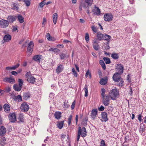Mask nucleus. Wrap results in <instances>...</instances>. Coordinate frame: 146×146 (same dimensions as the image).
Here are the masks:
<instances>
[{
	"label": "nucleus",
	"mask_w": 146,
	"mask_h": 146,
	"mask_svg": "<svg viewBox=\"0 0 146 146\" xmlns=\"http://www.w3.org/2000/svg\"><path fill=\"white\" fill-rule=\"evenodd\" d=\"M72 72H73V75L75 77H77V74L76 71L75 69L74 68H72Z\"/></svg>",
	"instance_id": "46"
},
{
	"label": "nucleus",
	"mask_w": 146,
	"mask_h": 146,
	"mask_svg": "<svg viewBox=\"0 0 146 146\" xmlns=\"http://www.w3.org/2000/svg\"><path fill=\"white\" fill-rule=\"evenodd\" d=\"M113 18V15L110 13H108L105 14L104 17V20L105 21L110 22L111 21Z\"/></svg>",
	"instance_id": "6"
},
{
	"label": "nucleus",
	"mask_w": 146,
	"mask_h": 146,
	"mask_svg": "<svg viewBox=\"0 0 146 146\" xmlns=\"http://www.w3.org/2000/svg\"><path fill=\"white\" fill-rule=\"evenodd\" d=\"M110 98L108 95H105V96L102 97V103L105 106H108L109 104Z\"/></svg>",
	"instance_id": "5"
},
{
	"label": "nucleus",
	"mask_w": 146,
	"mask_h": 146,
	"mask_svg": "<svg viewBox=\"0 0 146 146\" xmlns=\"http://www.w3.org/2000/svg\"><path fill=\"white\" fill-rule=\"evenodd\" d=\"M31 96V94L29 92H25L23 94V98L25 100H27L29 99Z\"/></svg>",
	"instance_id": "14"
},
{
	"label": "nucleus",
	"mask_w": 146,
	"mask_h": 146,
	"mask_svg": "<svg viewBox=\"0 0 146 146\" xmlns=\"http://www.w3.org/2000/svg\"><path fill=\"white\" fill-rule=\"evenodd\" d=\"M111 57L113 59L115 60H117L118 59L119 56L118 53H114L111 54Z\"/></svg>",
	"instance_id": "28"
},
{
	"label": "nucleus",
	"mask_w": 146,
	"mask_h": 146,
	"mask_svg": "<svg viewBox=\"0 0 146 146\" xmlns=\"http://www.w3.org/2000/svg\"><path fill=\"white\" fill-rule=\"evenodd\" d=\"M63 65L61 64H60L57 67L56 70V72L59 74L63 70Z\"/></svg>",
	"instance_id": "18"
},
{
	"label": "nucleus",
	"mask_w": 146,
	"mask_h": 146,
	"mask_svg": "<svg viewBox=\"0 0 146 146\" xmlns=\"http://www.w3.org/2000/svg\"><path fill=\"white\" fill-rule=\"evenodd\" d=\"M33 46H34V43L33 41H31L29 43V44L28 47H30V48H33Z\"/></svg>",
	"instance_id": "49"
},
{
	"label": "nucleus",
	"mask_w": 146,
	"mask_h": 146,
	"mask_svg": "<svg viewBox=\"0 0 146 146\" xmlns=\"http://www.w3.org/2000/svg\"><path fill=\"white\" fill-rule=\"evenodd\" d=\"M3 108L5 112L7 113L10 112V107L9 105L7 104H5L3 105Z\"/></svg>",
	"instance_id": "15"
},
{
	"label": "nucleus",
	"mask_w": 146,
	"mask_h": 146,
	"mask_svg": "<svg viewBox=\"0 0 146 146\" xmlns=\"http://www.w3.org/2000/svg\"><path fill=\"white\" fill-rule=\"evenodd\" d=\"M105 92L106 90L104 88H101V92L102 97L105 96Z\"/></svg>",
	"instance_id": "39"
},
{
	"label": "nucleus",
	"mask_w": 146,
	"mask_h": 146,
	"mask_svg": "<svg viewBox=\"0 0 146 146\" xmlns=\"http://www.w3.org/2000/svg\"><path fill=\"white\" fill-rule=\"evenodd\" d=\"M81 5L83 7H84V8L88 7V6L89 5H88L87 3H86V1L83 3H82L81 4Z\"/></svg>",
	"instance_id": "44"
},
{
	"label": "nucleus",
	"mask_w": 146,
	"mask_h": 146,
	"mask_svg": "<svg viewBox=\"0 0 146 146\" xmlns=\"http://www.w3.org/2000/svg\"><path fill=\"white\" fill-rule=\"evenodd\" d=\"M88 75H89V78H91V74L90 73V72H89V70H88L87 71L86 73V74L85 76L86 77V78H87Z\"/></svg>",
	"instance_id": "43"
},
{
	"label": "nucleus",
	"mask_w": 146,
	"mask_h": 146,
	"mask_svg": "<svg viewBox=\"0 0 146 146\" xmlns=\"http://www.w3.org/2000/svg\"><path fill=\"white\" fill-rule=\"evenodd\" d=\"M99 63L104 70L106 69V65L104 61L102 60H100Z\"/></svg>",
	"instance_id": "32"
},
{
	"label": "nucleus",
	"mask_w": 146,
	"mask_h": 146,
	"mask_svg": "<svg viewBox=\"0 0 146 146\" xmlns=\"http://www.w3.org/2000/svg\"><path fill=\"white\" fill-rule=\"evenodd\" d=\"M119 81H120V82L117 85L119 86H122L123 85V84L124 83V81L121 79H120V80Z\"/></svg>",
	"instance_id": "56"
},
{
	"label": "nucleus",
	"mask_w": 146,
	"mask_h": 146,
	"mask_svg": "<svg viewBox=\"0 0 146 146\" xmlns=\"http://www.w3.org/2000/svg\"><path fill=\"white\" fill-rule=\"evenodd\" d=\"M51 36L50 35L49 33H47L46 34V37L47 39L48 40H50V38Z\"/></svg>",
	"instance_id": "58"
},
{
	"label": "nucleus",
	"mask_w": 146,
	"mask_h": 146,
	"mask_svg": "<svg viewBox=\"0 0 146 146\" xmlns=\"http://www.w3.org/2000/svg\"><path fill=\"white\" fill-rule=\"evenodd\" d=\"M87 133V132L86 128L85 127H83L81 128V127H79L78 131V135L77 139V141H79L81 135L82 137H84L86 136Z\"/></svg>",
	"instance_id": "1"
},
{
	"label": "nucleus",
	"mask_w": 146,
	"mask_h": 146,
	"mask_svg": "<svg viewBox=\"0 0 146 146\" xmlns=\"http://www.w3.org/2000/svg\"><path fill=\"white\" fill-rule=\"evenodd\" d=\"M94 48L96 50H98L99 48V46L98 44H93Z\"/></svg>",
	"instance_id": "47"
},
{
	"label": "nucleus",
	"mask_w": 146,
	"mask_h": 146,
	"mask_svg": "<svg viewBox=\"0 0 146 146\" xmlns=\"http://www.w3.org/2000/svg\"><path fill=\"white\" fill-rule=\"evenodd\" d=\"M11 36L9 34L5 35L3 37V40L5 42H9L11 40Z\"/></svg>",
	"instance_id": "20"
},
{
	"label": "nucleus",
	"mask_w": 146,
	"mask_h": 146,
	"mask_svg": "<svg viewBox=\"0 0 146 146\" xmlns=\"http://www.w3.org/2000/svg\"><path fill=\"white\" fill-rule=\"evenodd\" d=\"M56 47L57 48H62L64 47V46L62 44H60L57 45L56 46Z\"/></svg>",
	"instance_id": "57"
},
{
	"label": "nucleus",
	"mask_w": 146,
	"mask_h": 146,
	"mask_svg": "<svg viewBox=\"0 0 146 146\" xmlns=\"http://www.w3.org/2000/svg\"><path fill=\"white\" fill-rule=\"evenodd\" d=\"M103 59L106 64H109L111 62L109 58L104 57L103 58Z\"/></svg>",
	"instance_id": "34"
},
{
	"label": "nucleus",
	"mask_w": 146,
	"mask_h": 146,
	"mask_svg": "<svg viewBox=\"0 0 146 146\" xmlns=\"http://www.w3.org/2000/svg\"><path fill=\"white\" fill-rule=\"evenodd\" d=\"M15 100H17L18 102H21L22 101L21 96L20 95H18L15 98Z\"/></svg>",
	"instance_id": "36"
},
{
	"label": "nucleus",
	"mask_w": 146,
	"mask_h": 146,
	"mask_svg": "<svg viewBox=\"0 0 146 146\" xmlns=\"http://www.w3.org/2000/svg\"><path fill=\"white\" fill-rule=\"evenodd\" d=\"M33 48H31L29 47H27V50L28 51L30 52V53H31L33 50Z\"/></svg>",
	"instance_id": "61"
},
{
	"label": "nucleus",
	"mask_w": 146,
	"mask_h": 146,
	"mask_svg": "<svg viewBox=\"0 0 146 146\" xmlns=\"http://www.w3.org/2000/svg\"><path fill=\"white\" fill-rule=\"evenodd\" d=\"M6 128L3 126L0 127V136H3L6 132Z\"/></svg>",
	"instance_id": "16"
},
{
	"label": "nucleus",
	"mask_w": 146,
	"mask_h": 146,
	"mask_svg": "<svg viewBox=\"0 0 146 146\" xmlns=\"http://www.w3.org/2000/svg\"><path fill=\"white\" fill-rule=\"evenodd\" d=\"M145 127L144 125L141 124L140 125V127L139 129V131L141 133H143V132L145 131Z\"/></svg>",
	"instance_id": "26"
},
{
	"label": "nucleus",
	"mask_w": 146,
	"mask_h": 146,
	"mask_svg": "<svg viewBox=\"0 0 146 146\" xmlns=\"http://www.w3.org/2000/svg\"><path fill=\"white\" fill-rule=\"evenodd\" d=\"M111 38V36L108 35H105L104 36L103 39L104 40H106L108 42L109 41Z\"/></svg>",
	"instance_id": "31"
},
{
	"label": "nucleus",
	"mask_w": 146,
	"mask_h": 146,
	"mask_svg": "<svg viewBox=\"0 0 146 146\" xmlns=\"http://www.w3.org/2000/svg\"><path fill=\"white\" fill-rule=\"evenodd\" d=\"M75 101H74L73 102H72V105L71 106V108L72 110H73L74 109L75 107Z\"/></svg>",
	"instance_id": "59"
},
{
	"label": "nucleus",
	"mask_w": 146,
	"mask_h": 146,
	"mask_svg": "<svg viewBox=\"0 0 146 146\" xmlns=\"http://www.w3.org/2000/svg\"><path fill=\"white\" fill-rule=\"evenodd\" d=\"M30 0H25L23 1L25 2L26 4V5L27 7H28L30 5Z\"/></svg>",
	"instance_id": "41"
},
{
	"label": "nucleus",
	"mask_w": 146,
	"mask_h": 146,
	"mask_svg": "<svg viewBox=\"0 0 146 146\" xmlns=\"http://www.w3.org/2000/svg\"><path fill=\"white\" fill-rule=\"evenodd\" d=\"M18 119L19 121L23 122L24 121V117L22 114H19L18 117Z\"/></svg>",
	"instance_id": "38"
},
{
	"label": "nucleus",
	"mask_w": 146,
	"mask_h": 146,
	"mask_svg": "<svg viewBox=\"0 0 146 146\" xmlns=\"http://www.w3.org/2000/svg\"><path fill=\"white\" fill-rule=\"evenodd\" d=\"M61 113L59 112H56L54 114L55 117L58 119H59L61 117Z\"/></svg>",
	"instance_id": "29"
},
{
	"label": "nucleus",
	"mask_w": 146,
	"mask_h": 146,
	"mask_svg": "<svg viewBox=\"0 0 146 146\" xmlns=\"http://www.w3.org/2000/svg\"><path fill=\"white\" fill-rule=\"evenodd\" d=\"M72 117V115H70L68 117V123L69 125H70Z\"/></svg>",
	"instance_id": "48"
},
{
	"label": "nucleus",
	"mask_w": 146,
	"mask_h": 146,
	"mask_svg": "<svg viewBox=\"0 0 146 146\" xmlns=\"http://www.w3.org/2000/svg\"><path fill=\"white\" fill-rule=\"evenodd\" d=\"M29 108V106L26 103H23L21 105V109L24 112L27 111Z\"/></svg>",
	"instance_id": "7"
},
{
	"label": "nucleus",
	"mask_w": 146,
	"mask_h": 146,
	"mask_svg": "<svg viewBox=\"0 0 146 146\" xmlns=\"http://www.w3.org/2000/svg\"><path fill=\"white\" fill-rule=\"evenodd\" d=\"M9 119L11 122H15L16 121V114L14 113H10L9 115Z\"/></svg>",
	"instance_id": "8"
},
{
	"label": "nucleus",
	"mask_w": 146,
	"mask_h": 146,
	"mask_svg": "<svg viewBox=\"0 0 146 146\" xmlns=\"http://www.w3.org/2000/svg\"><path fill=\"white\" fill-rule=\"evenodd\" d=\"M49 51H53L56 54L58 55L60 52V50L58 48H51L48 50Z\"/></svg>",
	"instance_id": "17"
},
{
	"label": "nucleus",
	"mask_w": 146,
	"mask_h": 146,
	"mask_svg": "<svg viewBox=\"0 0 146 146\" xmlns=\"http://www.w3.org/2000/svg\"><path fill=\"white\" fill-rule=\"evenodd\" d=\"M41 55H37L34 56L33 58V60L38 62H40V60L41 58Z\"/></svg>",
	"instance_id": "23"
},
{
	"label": "nucleus",
	"mask_w": 146,
	"mask_h": 146,
	"mask_svg": "<svg viewBox=\"0 0 146 146\" xmlns=\"http://www.w3.org/2000/svg\"><path fill=\"white\" fill-rule=\"evenodd\" d=\"M100 146H106L105 142L104 140H102L100 142Z\"/></svg>",
	"instance_id": "54"
},
{
	"label": "nucleus",
	"mask_w": 146,
	"mask_h": 146,
	"mask_svg": "<svg viewBox=\"0 0 146 146\" xmlns=\"http://www.w3.org/2000/svg\"><path fill=\"white\" fill-rule=\"evenodd\" d=\"M133 93V92L132 91V88L131 87H130V88L129 92V94L130 96H132Z\"/></svg>",
	"instance_id": "62"
},
{
	"label": "nucleus",
	"mask_w": 146,
	"mask_h": 146,
	"mask_svg": "<svg viewBox=\"0 0 146 146\" xmlns=\"http://www.w3.org/2000/svg\"><path fill=\"white\" fill-rule=\"evenodd\" d=\"M18 19L20 23H23L24 22V18L21 15H19L18 16Z\"/></svg>",
	"instance_id": "33"
},
{
	"label": "nucleus",
	"mask_w": 146,
	"mask_h": 146,
	"mask_svg": "<svg viewBox=\"0 0 146 146\" xmlns=\"http://www.w3.org/2000/svg\"><path fill=\"white\" fill-rule=\"evenodd\" d=\"M54 94L53 93H50L49 94V97L51 99H53L54 98Z\"/></svg>",
	"instance_id": "60"
},
{
	"label": "nucleus",
	"mask_w": 146,
	"mask_h": 146,
	"mask_svg": "<svg viewBox=\"0 0 146 146\" xmlns=\"http://www.w3.org/2000/svg\"><path fill=\"white\" fill-rule=\"evenodd\" d=\"M123 66L121 64H117L116 65V70L118 71V73L120 74H122L123 73Z\"/></svg>",
	"instance_id": "10"
},
{
	"label": "nucleus",
	"mask_w": 146,
	"mask_h": 146,
	"mask_svg": "<svg viewBox=\"0 0 146 146\" xmlns=\"http://www.w3.org/2000/svg\"><path fill=\"white\" fill-rule=\"evenodd\" d=\"M57 16V14L56 13H54L53 15V21L54 25H55L57 22L58 18Z\"/></svg>",
	"instance_id": "25"
},
{
	"label": "nucleus",
	"mask_w": 146,
	"mask_h": 146,
	"mask_svg": "<svg viewBox=\"0 0 146 146\" xmlns=\"http://www.w3.org/2000/svg\"><path fill=\"white\" fill-rule=\"evenodd\" d=\"M120 74L118 72L115 73L113 76V80L115 82H119L121 79V77Z\"/></svg>",
	"instance_id": "9"
},
{
	"label": "nucleus",
	"mask_w": 146,
	"mask_h": 146,
	"mask_svg": "<svg viewBox=\"0 0 146 146\" xmlns=\"http://www.w3.org/2000/svg\"><path fill=\"white\" fill-rule=\"evenodd\" d=\"M22 87L18 85H14L13 86V88L16 91H20L22 89Z\"/></svg>",
	"instance_id": "24"
},
{
	"label": "nucleus",
	"mask_w": 146,
	"mask_h": 146,
	"mask_svg": "<svg viewBox=\"0 0 146 146\" xmlns=\"http://www.w3.org/2000/svg\"><path fill=\"white\" fill-rule=\"evenodd\" d=\"M9 25V22L6 20L2 19L0 20V27L6 28Z\"/></svg>",
	"instance_id": "4"
},
{
	"label": "nucleus",
	"mask_w": 146,
	"mask_h": 146,
	"mask_svg": "<svg viewBox=\"0 0 146 146\" xmlns=\"http://www.w3.org/2000/svg\"><path fill=\"white\" fill-rule=\"evenodd\" d=\"M7 19L8 20L9 23H13L16 20L15 17L12 16H8Z\"/></svg>",
	"instance_id": "21"
},
{
	"label": "nucleus",
	"mask_w": 146,
	"mask_h": 146,
	"mask_svg": "<svg viewBox=\"0 0 146 146\" xmlns=\"http://www.w3.org/2000/svg\"><path fill=\"white\" fill-rule=\"evenodd\" d=\"M15 79L11 77L9 78V82L12 83L15 82Z\"/></svg>",
	"instance_id": "50"
},
{
	"label": "nucleus",
	"mask_w": 146,
	"mask_h": 146,
	"mask_svg": "<svg viewBox=\"0 0 146 146\" xmlns=\"http://www.w3.org/2000/svg\"><path fill=\"white\" fill-rule=\"evenodd\" d=\"M99 43V42L98 41V40L96 39H95L94 40H93V44H98Z\"/></svg>",
	"instance_id": "53"
},
{
	"label": "nucleus",
	"mask_w": 146,
	"mask_h": 146,
	"mask_svg": "<svg viewBox=\"0 0 146 146\" xmlns=\"http://www.w3.org/2000/svg\"><path fill=\"white\" fill-rule=\"evenodd\" d=\"M23 81L20 79L18 80L19 85L22 87V86L23 85Z\"/></svg>",
	"instance_id": "45"
},
{
	"label": "nucleus",
	"mask_w": 146,
	"mask_h": 146,
	"mask_svg": "<svg viewBox=\"0 0 146 146\" xmlns=\"http://www.w3.org/2000/svg\"><path fill=\"white\" fill-rule=\"evenodd\" d=\"M20 65L19 63H17L16 65L13 66L11 67H6V69L7 70H15Z\"/></svg>",
	"instance_id": "19"
},
{
	"label": "nucleus",
	"mask_w": 146,
	"mask_h": 146,
	"mask_svg": "<svg viewBox=\"0 0 146 146\" xmlns=\"http://www.w3.org/2000/svg\"><path fill=\"white\" fill-rule=\"evenodd\" d=\"M97 112L98 111L97 109H94L92 110L91 113V116L93 119H95L96 118L97 114Z\"/></svg>",
	"instance_id": "12"
},
{
	"label": "nucleus",
	"mask_w": 146,
	"mask_h": 146,
	"mask_svg": "<svg viewBox=\"0 0 146 146\" xmlns=\"http://www.w3.org/2000/svg\"><path fill=\"white\" fill-rule=\"evenodd\" d=\"M60 59L62 60L66 57V54L63 52L60 53L59 54Z\"/></svg>",
	"instance_id": "35"
},
{
	"label": "nucleus",
	"mask_w": 146,
	"mask_h": 146,
	"mask_svg": "<svg viewBox=\"0 0 146 146\" xmlns=\"http://www.w3.org/2000/svg\"><path fill=\"white\" fill-rule=\"evenodd\" d=\"M109 95L111 99L115 100L119 96V91L116 89H113L110 91Z\"/></svg>",
	"instance_id": "2"
},
{
	"label": "nucleus",
	"mask_w": 146,
	"mask_h": 146,
	"mask_svg": "<svg viewBox=\"0 0 146 146\" xmlns=\"http://www.w3.org/2000/svg\"><path fill=\"white\" fill-rule=\"evenodd\" d=\"M25 77L28 82L32 83H33L35 82L36 78L32 76L30 72H27L26 74Z\"/></svg>",
	"instance_id": "3"
},
{
	"label": "nucleus",
	"mask_w": 146,
	"mask_h": 146,
	"mask_svg": "<svg viewBox=\"0 0 146 146\" xmlns=\"http://www.w3.org/2000/svg\"><path fill=\"white\" fill-rule=\"evenodd\" d=\"M19 5L16 2H12L11 5L12 9L13 10H18L19 8Z\"/></svg>",
	"instance_id": "13"
},
{
	"label": "nucleus",
	"mask_w": 146,
	"mask_h": 146,
	"mask_svg": "<svg viewBox=\"0 0 146 146\" xmlns=\"http://www.w3.org/2000/svg\"><path fill=\"white\" fill-rule=\"evenodd\" d=\"M100 83L102 85H105L106 84V80L104 78H102L100 81Z\"/></svg>",
	"instance_id": "37"
},
{
	"label": "nucleus",
	"mask_w": 146,
	"mask_h": 146,
	"mask_svg": "<svg viewBox=\"0 0 146 146\" xmlns=\"http://www.w3.org/2000/svg\"><path fill=\"white\" fill-rule=\"evenodd\" d=\"M87 119L86 118H85V119H83V121L82 122L83 123V124L84 125H86V124H87Z\"/></svg>",
	"instance_id": "63"
},
{
	"label": "nucleus",
	"mask_w": 146,
	"mask_h": 146,
	"mask_svg": "<svg viewBox=\"0 0 146 146\" xmlns=\"http://www.w3.org/2000/svg\"><path fill=\"white\" fill-rule=\"evenodd\" d=\"M86 3H87L88 5H91L92 3L93 2L92 0H85Z\"/></svg>",
	"instance_id": "51"
},
{
	"label": "nucleus",
	"mask_w": 146,
	"mask_h": 146,
	"mask_svg": "<svg viewBox=\"0 0 146 146\" xmlns=\"http://www.w3.org/2000/svg\"><path fill=\"white\" fill-rule=\"evenodd\" d=\"M99 110L101 111H103L104 110V108L102 106H101L100 108H98Z\"/></svg>",
	"instance_id": "64"
},
{
	"label": "nucleus",
	"mask_w": 146,
	"mask_h": 146,
	"mask_svg": "<svg viewBox=\"0 0 146 146\" xmlns=\"http://www.w3.org/2000/svg\"><path fill=\"white\" fill-rule=\"evenodd\" d=\"M85 39L87 43H88L89 41V37L88 34L86 33L85 34Z\"/></svg>",
	"instance_id": "42"
},
{
	"label": "nucleus",
	"mask_w": 146,
	"mask_h": 146,
	"mask_svg": "<svg viewBox=\"0 0 146 146\" xmlns=\"http://www.w3.org/2000/svg\"><path fill=\"white\" fill-rule=\"evenodd\" d=\"M93 12H94V14L98 16L100 15V10L98 7H95L94 9L93 10Z\"/></svg>",
	"instance_id": "22"
},
{
	"label": "nucleus",
	"mask_w": 146,
	"mask_h": 146,
	"mask_svg": "<svg viewBox=\"0 0 146 146\" xmlns=\"http://www.w3.org/2000/svg\"><path fill=\"white\" fill-rule=\"evenodd\" d=\"M101 119L102 122H106L108 121V119L107 117V114L106 112H103L101 113Z\"/></svg>",
	"instance_id": "11"
},
{
	"label": "nucleus",
	"mask_w": 146,
	"mask_h": 146,
	"mask_svg": "<svg viewBox=\"0 0 146 146\" xmlns=\"http://www.w3.org/2000/svg\"><path fill=\"white\" fill-rule=\"evenodd\" d=\"M104 35L103 34L100 33H98L97 34V36L98 40H101L103 38Z\"/></svg>",
	"instance_id": "30"
},
{
	"label": "nucleus",
	"mask_w": 146,
	"mask_h": 146,
	"mask_svg": "<svg viewBox=\"0 0 146 146\" xmlns=\"http://www.w3.org/2000/svg\"><path fill=\"white\" fill-rule=\"evenodd\" d=\"M45 4V0H44L39 4V6L41 7H42Z\"/></svg>",
	"instance_id": "52"
},
{
	"label": "nucleus",
	"mask_w": 146,
	"mask_h": 146,
	"mask_svg": "<svg viewBox=\"0 0 146 146\" xmlns=\"http://www.w3.org/2000/svg\"><path fill=\"white\" fill-rule=\"evenodd\" d=\"M85 87L84 88L85 92V97H87L88 96V88L86 85L85 86Z\"/></svg>",
	"instance_id": "40"
},
{
	"label": "nucleus",
	"mask_w": 146,
	"mask_h": 146,
	"mask_svg": "<svg viewBox=\"0 0 146 146\" xmlns=\"http://www.w3.org/2000/svg\"><path fill=\"white\" fill-rule=\"evenodd\" d=\"M92 30L95 33H96L97 31V30L96 28L94 26H92L91 27Z\"/></svg>",
	"instance_id": "55"
},
{
	"label": "nucleus",
	"mask_w": 146,
	"mask_h": 146,
	"mask_svg": "<svg viewBox=\"0 0 146 146\" xmlns=\"http://www.w3.org/2000/svg\"><path fill=\"white\" fill-rule=\"evenodd\" d=\"M63 121H58L57 123V126L59 129H61L63 127Z\"/></svg>",
	"instance_id": "27"
}]
</instances>
